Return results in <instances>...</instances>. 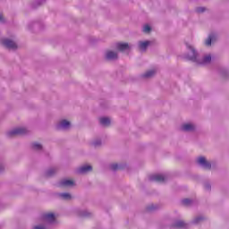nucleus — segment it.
Wrapping results in <instances>:
<instances>
[{
	"instance_id": "20",
	"label": "nucleus",
	"mask_w": 229,
	"mask_h": 229,
	"mask_svg": "<svg viewBox=\"0 0 229 229\" xmlns=\"http://www.w3.org/2000/svg\"><path fill=\"white\" fill-rule=\"evenodd\" d=\"M182 203L184 207H189V205L192 203V200H191L190 199H182Z\"/></svg>"
},
{
	"instance_id": "19",
	"label": "nucleus",
	"mask_w": 229,
	"mask_h": 229,
	"mask_svg": "<svg viewBox=\"0 0 229 229\" xmlns=\"http://www.w3.org/2000/svg\"><path fill=\"white\" fill-rule=\"evenodd\" d=\"M32 148H34L36 151H38L42 149V145L40 143H33Z\"/></svg>"
},
{
	"instance_id": "9",
	"label": "nucleus",
	"mask_w": 229,
	"mask_h": 229,
	"mask_svg": "<svg viewBox=\"0 0 229 229\" xmlns=\"http://www.w3.org/2000/svg\"><path fill=\"white\" fill-rule=\"evenodd\" d=\"M44 221H47V223H55V214L53 213H47L43 216Z\"/></svg>"
},
{
	"instance_id": "5",
	"label": "nucleus",
	"mask_w": 229,
	"mask_h": 229,
	"mask_svg": "<svg viewBox=\"0 0 229 229\" xmlns=\"http://www.w3.org/2000/svg\"><path fill=\"white\" fill-rule=\"evenodd\" d=\"M149 180L150 182H165V176H164L163 174H154L149 177Z\"/></svg>"
},
{
	"instance_id": "3",
	"label": "nucleus",
	"mask_w": 229,
	"mask_h": 229,
	"mask_svg": "<svg viewBox=\"0 0 229 229\" xmlns=\"http://www.w3.org/2000/svg\"><path fill=\"white\" fill-rule=\"evenodd\" d=\"M2 45L8 49H17V44L10 39H3Z\"/></svg>"
},
{
	"instance_id": "23",
	"label": "nucleus",
	"mask_w": 229,
	"mask_h": 229,
	"mask_svg": "<svg viewBox=\"0 0 229 229\" xmlns=\"http://www.w3.org/2000/svg\"><path fill=\"white\" fill-rule=\"evenodd\" d=\"M111 169L112 171H117V169H119V165L118 164L111 165Z\"/></svg>"
},
{
	"instance_id": "7",
	"label": "nucleus",
	"mask_w": 229,
	"mask_h": 229,
	"mask_svg": "<svg viewBox=\"0 0 229 229\" xmlns=\"http://www.w3.org/2000/svg\"><path fill=\"white\" fill-rule=\"evenodd\" d=\"M181 130L182 131H194V130H196V126L192 123H184L182 125Z\"/></svg>"
},
{
	"instance_id": "15",
	"label": "nucleus",
	"mask_w": 229,
	"mask_h": 229,
	"mask_svg": "<svg viewBox=\"0 0 229 229\" xmlns=\"http://www.w3.org/2000/svg\"><path fill=\"white\" fill-rule=\"evenodd\" d=\"M99 123L102 124V126H110V118L102 117L99 119Z\"/></svg>"
},
{
	"instance_id": "26",
	"label": "nucleus",
	"mask_w": 229,
	"mask_h": 229,
	"mask_svg": "<svg viewBox=\"0 0 229 229\" xmlns=\"http://www.w3.org/2000/svg\"><path fill=\"white\" fill-rule=\"evenodd\" d=\"M198 164H201V157H199L197 159Z\"/></svg>"
},
{
	"instance_id": "16",
	"label": "nucleus",
	"mask_w": 229,
	"mask_h": 229,
	"mask_svg": "<svg viewBox=\"0 0 229 229\" xmlns=\"http://www.w3.org/2000/svg\"><path fill=\"white\" fill-rule=\"evenodd\" d=\"M174 226L175 228H187V224L183 221H177Z\"/></svg>"
},
{
	"instance_id": "10",
	"label": "nucleus",
	"mask_w": 229,
	"mask_h": 229,
	"mask_svg": "<svg viewBox=\"0 0 229 229\" xmlns=\"http://www.w3.org/2000/svg\"><path fill=\"white\" fill-rule=\"evenodd\" d=\"M89 171H92L91 165H83L78 169V173L81 174H85V173H89Z\"/></svg>"
},
{
	"instance_id": "27",
	"label": "nucleus",
	"mask_w": 229,
	"mask_h": 229,
	"mask_svg": "<svg viewBox=\"0 0 229 229\" xmlns=\"http://www.w3.org/2000/svg\"><path fill=\"white\" fill-rule=\"evenodd\" d=\"M47 176H51V174H53V172L50 170V171L47 172Z\"/></svg>"
},
{
	"instance_id": "24",
	"label": "nucleus",
	"mask_w": 229,
	"mask_h": 229,
	"mask_svg": "<svg viewBox=\"0 0 229 229\" xmlns=\"http://www.w3.org/2000/svg\"><path fill=\"white\" fill-rule=\"evenodd\" d=\"M193 223L195 225H198L199 223H201V216H198L193 220Z\"/></svg>"
},
{
	"instance_id": "2",
	"label": "nucleus",
	"mask_w": 229,
	"mask_h": 229,
	"mask_svg": "<svg viewBox=\"0 0 229 229\" xmlns=\"http://www.w3.org/2000/svg\"><path fill=\"white\" fill-rule=\"evenodd\" d=\"M27 131L28 130H26V128H18L9 131L7 135L8 137H15V135H24Z\"/></svg>"
},
{
	"instance_id": "1",
	"label": "nucleus",
	"mask_w": 229,
	"mask_h": 229,
	"mask_svg": "<svg viewBox=\"0 0 229 229\" xmlns=\"http://www.w3.org/2000/svg\"><path fill=\"white\" fill-rule=\"evenodd\" d=\"M186 47H188L190 53L186 55L187 60H191V62H196V58H198V54L196 53V50L192 46L186 44Z\"/></svg>"
},
{
	"instance_id": "22",
	"label": "nucleus",
	"mask_w": 229,
	"mask_h": 229,
	"mask_svg": "<svg viewBox=\"0 0 229 229\" xmlns=\"http://www.w3.org/2000/svg\"><path fill=\"white\" fill-rule=\"evenodd\" d=\"M149 31H151V27L149 25H145L143 27V32L144 33H149Z\"/></svg>"
},
{
	"instance_id": "31",
	"label": "nucleus",
	"mask_w": 229,
	"mask_h": 229,
	"mask_svg": "<svg viewBox=\"0 0 229 229\" xmlns=\"http://www.w3.org/2000/svg\"><path fill=\"white\" fill-rule=\"evenodd\" d=\"M100 143H95V146H98V145H99Z\"/></svg>"
},
{
	"instance_id": "30",
	"label": "nucleus",
	"mask_w": 229,
	"mask_h": 229,
	"mask_svg": "<svg viewBox=\"0 0 229 229\" xmlns=\"http://www.w3.org/2000/svg\"><path fill=\"white\" fill-rule=\"evenodd\" d=\"M201 12H205V8H201Z\"/></svg>"
},
{
	"instance_id": "25",
	"label": "nucleus",
	"mask_w": 229,
	"mask_h": 229,
	"mask_svg": "<svg viewBox=\"0 0 229 229\" xmlns=\"http://www.w3.org/2000/svg\"><path fill=\"white\" fill-rule=\"evenodd\" d=\"M34 229H46V227L42 225H38V226H35Z\"/></svg>"
},
{
	"instance_id": "14",
	"label": "nucleus",
	"mask_w": 229,
	"mask_h": 229,
	"mask_svg": "<svg viewBox=\"0 0 229 229\" xmlns=\"http://www.w3.org/2000/svg\"><path fill=\"white\" fill-rule=\"evenodd\" d=\"M117 58V53L113 51H108L106 53V59L107 60H115Z\"/></svg>"
},
{
	"instance_id": "13",
	"label": "nucleus",
	"mask_w": 229,
	"mask_h": 229,
	"mask_svg": "<svg viewBox=\"0 0 229 229\" xmlns=\"http://www.w3.org/2000/svg\"><path fill=\"white\" fill-rule=\"evenodd\" d=\"M149 44H151L149 41H140V45H139V48L140 49V51H146V49H148V46H149Z\"/></svg>"
},
{
	"instance_id": "11",
	"label": "nucleus",
	"mask_w": 229,
	"mask_h": 229,
	"mask_svg": "<svg viewBox=\"0 0 229 229\" xmlns=\"http://www.w3.org/2000/svg\"><path fill=\"white\" fill-rule=\"evenodd\" d=\"M117 49L119 51H126L127 49H130V46L128 45V43H118Z\"/></svg>"
},
{
	"instance_id": "12",
	"label": "nucleus",
	"mask_w": 229,
	"mask_h": 229,
	"mask_svg": "<svg viewBox=\"0 0 229 229\" xmlns=\"http://www.w3.org/2000/svg\"><path fill=\"white\" fill-rule=\"evenodd\" d=\"M201 165L204 169H210L212 167V165L204 157H201Z\"/></svg>"
},
{
	"instance_id": "18",
	"label": "nucleus",
	"mask_w": 229,
	"mask_h": 229,
	"mask_svg": "<svg viewBox=\"0 0 229 229\" xmlns=\"http://www.w3.org/2000/svg\"><path fill=\"white\" fill-rule=\"evenodd\" d=\"M212 61V56L210 55H206L203 60H202V64H210V62Z\"/></svg>"
},
{
	"instance_id": "17",
	"label": "nucleus",
	"mask_w": 229,
	"mask_h": 229,
	"mask_svg": "<svg viewBox=\"0 0 229 229\" xmlns=\"http://www.w3.org/2000/svg\"><path fill=\"white\" fill-rule=\"evenodd\" d=\"M155 70H150L143 74V78H152V76H155Z\"/></svg>"
},
{
	"instance_id": "4",
	"label": "nucleus",
	"mask_w": 229,
	"mask_h": 229,
	"mask_svg": "<svg viewBox=\"0 0 229 229\" xmlns=\"http://www.w3.org/2000/svg\"><path fill=\"white\" fill-rule=\"evenodd\" d=\"M71 127V122L67 120H62L58 124H57V130H67V128Z\"/></svg>"
},
{
	"instance_id": "8",
	"label": "nucleus",
	"mask_w": 229,
	"mask_h": 229,
	"mask_svg": "<svg viewBox=\"0 0 229 229\" xmlns=\"http://www.w3.org/2000/svg\"><path fill=\"white\" fill-rule=\"evenodd\" d=\"M60 187H72L74 185V181L69 179H64L59 183Z\"/></svg>"
},
{
	"instance_id": "28",
	"label": "nucleus",
	"mask_w": 229,
	"mask_h": 229,
	"mask_svg": "<svg viewBox=\"0 0 229 229\" xmlns=\"http://www.w3.org/2000/svg\"><path fill=\"white\" fill-rule=\"evenodd\" d=\"M4 21L3 14L0 13V21Z\"/></svg>"
},
{
	"instance_id": "6",
	"label": "nucleus",
	"mask_w": 229,
	"mask_h": 229,
	"mask_svg": "<svg viewBox=\"0 0 229 229\" xmlns=\"http://www.w3.org/2000/svg\"><path fill=\"white\" fill-rule=\"evenodd\" d=\"M217 40V35L215 33L209 34L208 38L205 41L206 46H212V42H216Z\"/></svg>"
},
{
	"instance_id": "21",
	"label": "nucleus",
	"mask_w": 229,
	"mask_h": 229,
	"mask_svg": "<svg viewBox=\"0 0 229 229\" xmlns=\"http://www.w3.org/2000/svg\"><path fill=\"white\" fill-rule=\"evenodd\" d=\"M60 197H61L63 199H71V194H69V193H61V194H60Z\"/></svg>"
},
{
	"instance_id": "29",
	"label": "nucleus",
	"mask_w": 229,
	"mask_h": 229,
	"mask_svg": "<svg viewBox=\"0 0 229 229\" xmlns=\"http://www.w3.org/2000/svg\"><path fill=\"white\" fill-rule=\"evenodd\" d=\"M206 189H210V186H209V185H207V186H206Z\"/></svg>"
}]
</instances>
